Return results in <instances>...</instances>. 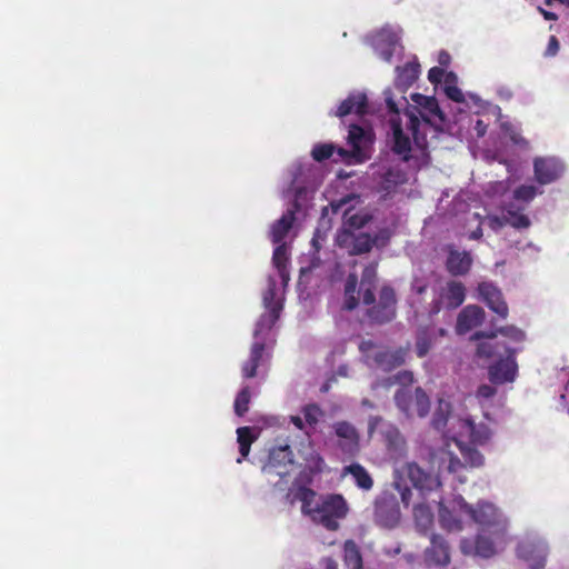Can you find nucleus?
I'll use <instances>...</instances> for the list:
<instances>
[{
  "instance_id": "f257e3e1",
  "label": "nucleus",
  "mask_w": 569,
  "mask_h": 569,
  "mask_svg": "<svg viewBox=\"0 0 569 569\" xmlns=\"http://www.w3.org/2000/svg\"><path fill=\"white\" fill-rule=\"evenodd\" d=\"M420 107L421 120L413 113L406 114V124L396 113L387 120V142L392 153L371 167V177L379 192L407 193V186L415 173L428 162V147L445 126V114L433 97L413 94Z\"/></svg>"
},
{
  "instance_id": "f03ea898",
  "label": "nucleus",
  "mask_w": 569,
  "mask_h": 569,
  "mask_svg": "<svg viewBox=\"0 0 569 569\" xmlns=\"http://www.w3.org/2000/svg\"><path fill=\"white\" fill-rule=\"evenodd\" d=\"M431 425L446 438L433 453V463L465 483L467 468H478L485 462L482 453L472 446H486L493 436L492 428L485 422L476 423L462 407L457 408L446 399L438 400Z\"/></svg>"
},
{
  "instance_id": "7ed1b4c3",
  "label": "nucleus",
  "mask_w": 569,
  "mask_h": 569,
  "mask_svg": "<svg viewBox=\"0 0 569 569\" xmlns=\"http://www.w3.org/2000/svg\"><path fill=\"white\" fill-rule=\"evenodd\" d=\"M482 158L487 161H497L506 167L508 177L503 180L489 181L482 190L486 197L498 201L500 214H488L481 217L479 213H470L467 218L466 236L470 240H479L482 237V224L493 231H499L505 226L517 230H527L531 227V219L527 213L529 204L516 196L512 186L518 180L517 159L505 152L500 146L493 149L482 150Z\"/></svg>"
},
{
  "instance_id": "20e7f679",
  "label": "nucleus",
  "mask_w": 569,
  "mask_h": 569,
  "mask_svg": "<svg viewBox=\"0 0 569 569\" xmlns=\"http://www.w3.org/2000/svg\"><path fill=\"white\" fill-rule=\"evenodd\" d=\"M272 256L274 273L268 277V287L262 295L264 312L254 323L249 357L243 361L241 372L243 378H253L259 373L271 357L276 342L273 326L283 308L284 288L289 281L288 261L290 247L287 242L273 243Z\"/></svg>"
},
{
  "instance_id": "39448f33",
  "label": "nucleus",
  "mask_w": 569,
  "mask_h": 569,
  "mask_svg": "<svg viewBox=\"0 0 569 569\" xmlns=\"http://www.w3.org/2000/svg\"><path fill=\"white\" fill-rule=\"evenodd\" d=\"M325 176V167L312 161H296L286 169L279 190L283 199L290 200V204L270 227L272 243L286 242L297 219L296 214L305 213L308 209Z\"/></svg>"
},
{
  "instance_id": "423d86ee",
  "label": "nucleus",
  "mask_w": 569,
  "mask_h": 569,
  "mask_svg": "<svg viewBox=\"0 0 569 569\" xmlns=\"http://www.w3.org/2000/svg\"><path fill=\"white\" fill-rule=\"evenodd\" d=\"M470 517V522L478 526L475 538H463L460 542L461 552L466 556H477L485 559L500 552L507 543L509 519L505 512L492 502L479 500L476 506L465 499H458L450 508Z\"/></svg>"
},
{
  "instance_id": "0eeeda50",
  "label": "nucleus",
  "mask_w": 569,
  "mask_h": 569,
  "mask_svg": "<svg viewBox=\"0 0 569 569\" xmlns=\"http://www.w3.org/2000/svg\"><path fill=\"white\" fill-rule=\"evenodd\" d=\"M441 480L436 472L416 462H406L395 469V488L405 506L413 505V518L419 531H427L433 522L430 502L440 499Z\"/></svg>"
},
{
  "instance_id": "6e6552de",
  "label": "nucleus",
  "mask_w": 569,
  "mask_h": 569,
  "mask_svg": "<svg viewBox=\"0 0 569 569\" xmlns=\"http://www.w3.org/2000/svg\"><path fill=\"white\" fill-rule=\"evenodd\" d=\"M293 503L301 502V510L316 523L329 530H337L339 521L347 516L348 505L341 495L330 493L318 496L316 491L295 482L288 492Z\"/></svg>"
},
{
  "instance_id": "1a4fd4ad",
  "label": "nucleus",
  "mask_w": 569,
  "mask_h": 569,
  "mask_svg": "<svg viewBox=\"0 0 569 569\" xmlns=\"http://www.w3.org/2000/svg\"><path fill=\"white\" fill-rule=\"evenodd\" d=\"M359 197L349 193L339 199L332 200L330 207L333 213H342L343 227L336 237V243L349 254H361L368 252L375 240L368 233L358 231L369 220V214L362 211L352 212Z\"/></svg>"
},
{
  "instance_id": "9d476101",
  "label": "nucleus",
  "mask_w": 569,
  "mask_h": 569,
  "mask_svg": "<svg viewBox=\"0 0 569 569\" xmlns=\"http://www.w3.org/2000/svg\"><path fill=\"white\" fill-rule=\"evenodd\" d=\"M347 143L349 148L339 147L332 142L317 143L312 147L311 156L316 162L331 159L333 162L346 164L361 163L370 158L373 143L371 129L357 123L349 124Z\"/></svg>"
},
{
  "instance_id": "9b49d317",
  "label": "nucleus",
  "mask_w": 569,
  "mask_h": 569,
  "mask_svg": "<svg viewBox=\"0 0 569 569\" xmlns=\"http://www.w3.org/2000/svg\"><path fill=\"white\" fill-rule=\"evenodd\" d=\"M475 339L481 340L477 346L479 358H498L489 367V379L492 383L502 385L515 381L518 373V365L515 359L517 350L506 342L497 340V332H476Z\"/></svg>"
},
{
  "instance_id": "f8f14e48",
  "label": "nucleus",
  "mask_w": 569,
  "mask_h": 569,
  "mask_svg": "<svg viewBox=\"0 0 569 569\" xmlns=\"http://www.w3.org/2000/svg\"><path fill=\"white\" fill-rule=\"evenodd\" d=\"M419 74L420 64L416 56H411L403 64L398 63L396 66L395 89L387 88L383 91L388 120H390L392 113H396L398 121H401L405 126L406 114L410 112H413L419 120L422 119L419 113L420 107L412 101L415 106L409 109V102L403 96L406 90L418 79ZM413 94H411V100H413Z\"/></svg>"
},
{
  "instance_id": "ddd939ff",
  "label": "nucleus",
  "mask_w": 569,
  "mask_h": 569,
  "mask_svg": "<svg viewBox=\"0 0 569 569\" xmlns=\"http://www.w3.org/2000/svg\"><path fill=\"white\" fill-rule=\"evenodd\" d=\"M566 162L557 156H538L532 159V179L512 186L518 199L529 206L545 193V187L559 182L566 174Z\"/></svg>"
},
{
  "instance_id": "4468645a",
  "label": "nucleus",
  "mask_w": 569,
  "mask_h": 569,
  "mask_svg": "<svg viewBox=\"0 0 569 569\" xmlns=\"http://www.w3.org/2000/svg\"><path fill=\"white\" fill-rule=\"evenodd\" d=\"M402 29L398 24H386L368 36V41L376 54L388 63L400 62L405 49L401 43Z\"/></svg>"
},
{
  "instance_id": "2eb2a0df",
  "label": "nucleus",
  "mask_w": 569,
  "mask_h": 569,
  "mask_svg": "<svg viewBox=\"0 0 569 569\" xmlns=\"http://www.w3.org/2000/svg\"><path fill=\"white\" fill-rule=\"evenodd\" d=\"M331 432L325 438V445L336 450L345 459H352L360 452V433L348 421H336Z\"/></svg>"
},
{
  "instance_id": "dca6fc26",
  "label": "nucleus",
  "mask_w": 569,
  "mask_h": 569,
  "mask_svg": "<svg viewBox=\"0 0 569 569\" xmlns=\"http://www.w3.org/2000/svg\"><path fill=\"white\" fill-rule=\"evenodd\" d=\"M466 299V287L456 280L440 281L433 289L430 313L437 315L442 309H457Z\"/></svg>"
},
{
  "instance_id": "f3484780",
  "label": "nucleus",
  "mask_w": 569,
  "mask_h": 569,
  "mask_svg": "<svg viewBox=\"0 0 569 569\" xmlns=\"http://www.w3.org/2000/svg\"><path fill=\"white\" fill-rule=\"evenodd\" d=\"M548 543L537 533L526 535L518 543L517 556L531 569H542L548 556Z\"/></svg>"
},
{
  "instance_id": "a211bd4d",
  "label": "nucleus",
  "mask_w": 569,
  "mask_h": 569,
  "mask_svg": "<svg viewBox=\"0 0 569 569\" xmlns=\"http://www.w3.org/2000/svg\"><path fill=\"white\" fill-rule=\"evenodd\" d=\"M369 431H377L381 435L392 457L399 458L405 455V438L402 437L398 428L392 423H389L379 417H372L369 420Z\"/></svg>"
},
{
  "instance_id": "6ab92c4d",
  "label": "nucleus",
  "mask_w": 569,
  "mask_h": 569,
  "mask_svg": "<svg viewBox=\"0 0 569 569\" xmlns=\"http://www.w3.org/2000/svg\"><path fill=\"white\" fill-rule=\"evenodd\" d=\"M400 509L396 497L382 492L375 500V522L382 528H395L400 521Z\"/></svg>"
},
{
  "instance_id": "aec40b11",
  "label": "nucleus",
  "mask_w": 569,
  "mask_h": 569,
  "mask_svg": "<svg viewBox=\"0 0 569 569\" xmlns=\"http://www.w3.org/2000/svg\"><path fill=\"white\" fill-rule=\"evenodd\" d=\"M372 112L373 109L368 102L367 94L362 91H352L346 99L340 101L336 109H331L329 114H333L340 119L348 116H357L362 119L365 116Z\"/></svg>"
},
{
  "instance_id": "412c9836",
  "label": "nucleus",
  "mask_w": 569,
  "mask_h": 569,
  "mask_svg": "<svg viewBox=\"0 0 569 569\" xmlns=\"http://www.w3.org/2000/svg\"><path fill=\"white\" fill-rule=\"evenodd\" d=\"M458 499H465L460 495H456L449 499H439V523L442 529L447 531H461L467 523L470 522V517L455 510L450 512V508H453V505L458 501Z\"/></svg>"
},
{
  "instance_id": "4be33fe9",
  "label": "nucleus",
  "mask_w": 569,
  "mask_h": 569,
  "mask_svg": "<svg viewBox=\"0 0 569 569\" xmlns=\"http://www.w3.org/2000/svg\"><path fill=\"white\" fill-rule=\"evenodd\" d=\"M293 465V456L289 445L272 448L269 453V460L263 466L262 471L268 476L271 482V477L277 476L283 478L289 473L288 467Z\"/></svg>"
},
{
  "instance_id": "5701e85b",
  "label": "nucleus",
  "mask_w": 569,
  "mask_h": 569,
  "mask_svg": "<svg viewBox=\"0 0 569 569\" xmlns=\"http://www.w3.org/2000/svg\"><path fill=\"white\" fill-rule=\"evenodd\" d=\"M479 298L499 317L508 316V306L503 300L500 289L491 281H482L478 284Z\"/></svg>"
},
{
  "instance_id": "b1692460",
  "label": "nucleus",
  "mask_w": 569,
  "mask_h": 569,
  "mask_svg": "<svg viewBox=\"0 0 569 569\" xmlns=\"http://www.w3.org/2000/svg\"><path fill=\"white\" fill-rule=\"evenodd\" d=\"M425 562L428 567L445 568L450 562V550L447 541L439 535H432L430 547L425 550Z\"/></svg>"
},
{
  "instance_id": "393cba45",
  "label": "nucleus",
  "mask_w": 569,
  "mask_h": 569,
  "mask_svg": "<svg viewBox=\"0 0 569 569\" xmlns=\"http://www.w3.org/2000/svg\"><path fill=\"white\" fill-rule=\"evenodd\" d=\"M396 306L395 291L390 287H383L380 291L379 303L370 310V318L378 322H386L393 318Z\"/></svg>"
},
{
  "instance_id": "a878e982",
  "label": "nucleus",
  "mask_w": 569,
  "mask_h": 569,
  "mask_svg": "<svg viewBox=\"0 0 569 569\" xmlns=\"http://www.w3.org/2000/svg\"><path fill=\"white\" fill-rule=\"evenodd\" d=\"M485 319V311L481 307L469 305L465 307L457 319V332L462 335L482 323Z\"/></svg>"
},
{
  "instance_id": "bb28decb",
  "label": "nucleus",
  "mask_w": 569,
  "mask_h": 569,
  "mask_svg": "<svg viewBox=\"0 0 569 569\" xmlns=\"http://www.w3.org/2000/svg\"><path fill=\"white\" fill-rule=\"evenodd\" d=\"M408 350L398 348L396 350H380L373 356V363L378 369L391 371L405 363Z\"/></svg>"
},
{
  "instance_id": "cd10ccee",
  "label": "nucleus",
  "mask_w": 569,
  "mask_h": 569,
  "mask_svg": "<svg viewBox=\"0 0 569 569\" xmlns=\"http://www.w3.org/2000/svg\"><path fill=\"white\" fill-rule=\"evenodd\" d=\"M443 90L446 96L458 103H466L469 107L471 102L475 107H481V100L478 96L469 93L467 97L457 87V76L453 72H447L445 78Z\"/></svg>"
},
{
  "instance_id": "c85d7f7f",
  "label": "nucleus",
  "mask_w": 569,
  "mask_h": 569,
  "mask_svg": "<svg viewBox=\"0 0 569 569\" xmlns=\"http://www.w3.org/2000/svg\"><path fill=\"white\" fill-rule=\"evenodd\" d=\"M472 264L470 252L459 249H450L448 252L446 266L448 271L453 276L466 274Z\"/></svg>"
},
{
  "instance_id": "c756f323",
  "label": "nucleus",
  "mask_w": 569,
  "mask_h": 569,
  "mask_svg": "<svg viewBox=\"0 0 569 569\" xmlns=\"http://www.w3.org/2000/svg\"><path fill=\"white\" fill-rule=\"evenodd\" d=\"M342 476H350L355 485L362 491H370L373 488V479L368 470L360 463L353 462L342 468Z\"/></svg>"
},
{
  "instance_id": "7c9ffc66",
  "label": "nucleus",
  "mask_w": 569,
  "mask_h": 569,
  "mask_svg": "<svg viewBox=\"0 0 569 569\" xmlns=\"http://www.w3.org/2000/svg\"><path fill=\"white\" fill-rule=\"evenodd\" d=\"M497 390L495 387L489 385H481L476 393L479 405L482 409L483 418L490 423L498 422V415L490 410V402L496 396Z\"/></svg>"
},
{
  "instance_id": "2f4dec72",
  "label": "nucleus",
  "mask_w": 569,
  "mask_h": 569,
  "mask_svg": "<svg viewBox=\"0 0 569 569\" xmlns=\"http://www.w3.org/2000/svg\"><path fill=\"white\" fill-rule=\"evenodd\" d=\"M377 264L370 263L362 272L360 281V291H362V301L365 305H371L375 301L373 288L377 276Z\"/></svg>"
},
{
  "instance_id": "473e14b6",
  "label": "nucleus",
  "mask_w": 569,
  "mask_h": 569,
  "mask_svg": "<svg viewBox=\"0 0 569 569\" xmlns=\"http://www.w3.org/2000/svg\"><path fill=\"white\" fill-rule=\"evenodd\" d=\"M258 438L254 428L239 427L237 429V441L239 443V451L241 457L237 460L238 463L242 461L250 452L251 443Z\"/></svg>"
},
{
  "instance_id": "72a5a7b5",
  "label": "nucleus",
  "mask_w": 569,
  "mask_h": 569,
  "mask_svg": "<svg viewBox=\"0 0 569 569\" xmlns=\"http://www.w3.org/2000/svg\"><path fill=\"white\" fill-rule=\"evenodd\" d=\"M500 131L503 138L509 139L516 147L527 150L529 142L521 136L520 129L516 123L501 121Z\"/></svg>"
},
{
  "instance_id": "f704fd0d",
  "label": "nucleus",
  "mask_w": 569,
  "mask_h": 569,
  "mask_svg": "<svg viewBox=\"0 0 569 569\" xmlns=\"http://www.w3.org/2000/svg\"><path fill=\"white\" fill-rule=\"evenodd\" d=\"M343 558L349 569H362V558L356 542L351 540L345 542Z\"/></svg>"
},
{
  "instance_id": "c9c22d12",
  "label": "nucleus",
  "mask_w": 569,
  "mask_h": 569,
  "mask_svg": "<svg viewBox=\"0 0 569 569\" xmlns=\"http://www.w3.org/2000/svg\"><path fill=\"white\" fill-rule=\"evenodd\" d=\"M415 397V390L412 391L408 387H401L395 395V401L397 407L407 416L412 415V402Z\"/></svg>"
},
{
  "instance_id": "e433bc0d",
  "label": "nucleus",
  "mask_w": 569,
  "mask_h": 569,
  "mask_svg": "<svg viewBox=\"0 0 569 569\" xmlns=\"http://www.w3.org/2000/svg\"><path fill=\"white\" fill-rule=\"evenodd\" d=\"M357 282L356 274H350L346 281L343 308L347 310H352L358 306V298L356 297Z\"/></svg>"
},
{
  "instance_id": "4c0bfd02",
  "label": "nucleus",
  "mask_w": 569,
  "mask_h": 569,
  "mask_svg": "<svg viewBox=\"0 0 569 569\" xmlns=\"http://www.w3.org/2000/svg\"><path fill=\"white\" fill-rule=\"evenodd\" d=\"M430 410V400L427 393L419 387L415 389L412 402V412L416 411L421 418L426 417Z\"/></svg>"
},
{
  "instance_id": "58836bf2",
  "label": "nucleus",
  "mask_w": 569,
  "mask_h": 569,
  "mask_svg": "<svg viewBox=\"0 0 569 569\" xmlns=\"http://www.w3.org/2000/svg\"><path fill=\"white\" fill-rule=\"evenodd\" d=\"M301 415L303 416L307 427L312 433L316 425L322 417V410L317 405H307L301 409Z\"/></svg>"
},
{
  "instance_id": "ea45409f",
  "label": "nucleus",
  "mask_w": 569,
  "mask_h": 569,
  "mask_svg": "<svg viewBox=\"0 0 569 569\" xmlns=\"http://www.w3.org/2000/svg\"><path fill=\"white\" fill-rule=\"evenodd\" d=\"M433 346V338L428 330H422L417 336L416 352L419 358H423L428 355Z\"/></svg>"
},
{
  "instance_id": "a19ab883",
  "label": "nucleus",
  "mask_w": 569,
  "mask_h": 569,
  "mask_svg": "<svg viewBox=\"0 0 569 569\" xmlns=\"http://www.w3.org/2000/svg\"><path fill=\"white\" fill-rule=\"evenodd\" d=\"M250 399V388L248 386L242 387L236 397L233 406L237 416L241 417L248 411Z\"/></svg>"
},
{
  "instance_id": "79ce46f5",
  "label": "nucleus",
  "mask_w": 569,
  "mask_h": 569,
  "mask_svg": "<svg viewBox=\"0 0 569 569\" xmlns=\"http://www.w3.org/2000/svg\"><path fill=\"white\" fill-rule=\"evenodd\" d=\"M327 210L328 208H323L322 210V218L319 222V227L317 228L316 232H315V236L312 238V246L318 249L319 248V242L320 241H323L326 239V236H327V231L329 230L330 226H329V220H327L325 218V214L327 213Z\"/></svg>"
},
{
  "instance_id": "37998d69",
  "label": "nucleus",
  "mask_w": 569,
  "mask_h": 569,
  "mask_svg": "<svg viewBox=\"0 0 569 569\" xmlns=\"http://www.w3.org/2000/svg\"><path fill=\"white\" fill-rule=\"evenodd\" d=\"M497 332L515 342H520L525 338L523 331L513 326L500 328Z\"/></svg>"
},
{
  "instance_id": "c03bdc74",
  "label": "nucleus",
  "mask_w": 569,
  "mask_h": 569,
  "mask_svg": "<svg viewBox=\"0 0 569 569\" xmlns=\"http://www.w3.org/2000/svg\"><path fill=\"white\" fill-rule=\"evenodd\" d=\"M469 123L472 127V132H471L472 137H473V134L477 138H481L485 136L488 124L483 121V119L479 118L478 116L470 117Z\"/></svg>"
},
{
  "instance_id": "a18cd8bd",
  "label": "nucleus",
  "mask_w": 569,
  "mask_h": 569,
  "mask_svg": "<svg viewBox=\"0 0 569 569\" xmlns=\"http://www.w3.org/2000/svg\"><path fill=\"white\" fill-rule=\"evenodd\" d=\"M468 197H467V193L465 192H460L459 194H457L453 199V202H452V212L455 214H458L459 212H463L465 211V208H466V201H467Z\"/></svg>"
},
{
  "instance_id": "49530a36",
  "label": "nucleus",
  "mask_w": 569,
  "mask_h": 569,
  "mask_svg": "<svg viewBox=\"0 0 569 569\" xmlns=\"http://www.w3.org/2000/svg\"><path fill=\"white\" fill-rule=\"evenodd\" d=\"M446 74L443 69L439 67H433L428 72V79L431 83H440L442 79L445 80Z\"/></svg>"
},
{
  "instance_id": "de8ad7c7",
  "label": "nucleus",
  "mask_w": 569,
  "mask_h": 569,
  "mask_svg": "<svg viewBox=\"0 0 569 569\" xmlns=\"http://www.w3.org/2000/svg\"><path fill=\"white\" fill-rule=\"evenodd\" d=\"M309 467L312 471L320 472L323 469L325 460L318 453H312L308 459Z\"/></svg>"
},
{
  "instance_id": "09e8293b",
  "label": "nucleus",
  "mask_w": 569,
  "mask_h": 569,
  "mask_svg": "<svg viewBox=\"0 0 569 569\" xmlns=\"http://www.w3.org/2000/svg\"><path fill=\"white\" fill-rule=\"evenodd\" d=\"M290 420L297 429L302 430L306 436L310 437L311 432L305 422L303 416H291Z\"/></svg>"
},
{
  "instance_id": "8fccbe9b",
  "label": "nucleus",
  "mask_w": 569,
  "mask_h": 569,
  "mask_svg": "<svg viewBox=\"0 0 569 569\" xmlns=\"http://www.w3.org/2000/svg\"><path fill=\"white\" fill-rule=\"evenodd\" d=\"M559 50V42L555 36H551L546 50L547 56H555Z\"/></svg>"
},
{
  "instance_id": "3c124183",
  "label": "nucleus",
  "mask_w": 569,
  "mask_h": 569,
  "mask_svg": "<svg viewBox=\"0 0 569 569\" xmlns=\"http://www.w3.org/2000/svg\"><path fill=\"white\" fill-rule=\"evenodd\" d=\"M401 377H403L405 379L411 381L412 380V375L410 372H403L401 375ZM400 379V375H397V376H393V377H390L388 379L385 380V386L386 387H390L391 385H393L396 381H398Z\"/></svg>"
},
{
  "instance_id": "603ef678",
  "label": "nucleus",
  "mask_w": 569,
  "mask_h": 569,
  "mask_svg": "<svg viewBox=\"0 0 569 569\" xmlns=\"http://www.w3.org/2000/svg\"><path fill=\"white\" fill-rule=\"evenodd\" d=\"M537 9L546 20L556 21L558 19V16L555 12L547 11L541 7H538Z\"/></svg>"
},
{
  "instance_id": "864d4df0",
  "label": "nucleus",
  "mask_w": 569,
  "mask_h": 569,
  "mask_svg": "<svg viewBox=\"0 0 569 569\" xmlns=\"http://www.w3.org/2000/svg\"><path fill=\"white\" fill-rule=\"evenodd\" d=\"M438 61L441 66H447L450 62V56L446 51H441L438 57Z\"/></svg>"
},
{
  "instance_id": "5fc2aeb1",
  "label": "nucleus",
  "mask_w": 569,
  "mask_h": 569,
  "mask_svg": "<svg viewBox=\"0 0 569 569\" xmlns=\"http://www.w3.org/2000/svg\"><path fill=\"white\" fill-rule=\"evenodd\" d=\"M527 249L530 250L533 254H538L540 252V248L532 242H528L523 248H521L523 251Z\"/></svg>"
},
{
  "instance_id": "6e6d98bb",
  "label": "nucleus",
  "mask_w": 569,
  "mask_h": 569,
  "mask_svg": "<svg viewBox=\"0 0 569 569\" xmlns=\"http://www.w3.org/2000/svg\"><path fill=\"white\" fill-rule=\"evenodd\" d=\"M337 373L341 377H348L349 376V368L348 366H339L337 369Z\"/></svg>"
},
{
  "instance_id": "4d7b16f0",
  "label": "nucleus",
  "mask_w": 569,
  "mask_h": 569,
  "mask_svg": "<svg viewBox=\"0 0 569 569\" xmlns=\"http://www.w3.org/2000/svg\"><path fill=\"white\" fill-rule=\"evenodd\" d=\"M498 93L500 97H502L505 99H509L511 97V92L507 88L499 89Z\"/></svg>"
},
{
  "instance_id": "13d9d810",
  "label": "nucleus",
  "mask_w": 569,
  "mask_h": 569,
  "mask_svg": "<svg viewBox=\"0 0 569 569\" xmlns=\"http://www.w3.org/2000/svg\"><path fill=\"white\" fill-rule=\"evenodd\" d=\"M412 289H413L417 293L421 295V293L425 291L426 286L420 284V283H418V282H415V283L412 284Z\"/></svg>"
},
{
  "instance_id": "bf43d9fd",
  "label": "nucleus",
  "mask_w": 569,
  "mask_h": 569,
  "mask_svg": "<svg viewBox=\"0 0 569 569\" xmlns=\"http://www.w3.org/2000/svg\"><path fill=\"white\" fill-rule=\"evenodd\" d=\"M327 569H337V565L332 560L327 561Z\"/></svg>"
},
{
  "instance_id": "052dcab7",
  "label": "nucleus",
  "mask_w": 569,
  "mask_h": 569,
  "mask_svg": "<svg viewBox=\"0 0 569 569\" xmlns=\"http://www.w3.org/2000/svg\"><path fill=\"white\" fill-rule=\"evenodd\" d=\"M490 109L492 110L493 113H497L500 116V108L498 106H490Z\"/></svg>"
},
{
  "instance_id": "680f3d73",
  "label": "nucleus",
  "mask_w": 569,
  "mask_h": 569,
  "mask_svg": "<svg viewBox=\"0 0 569 569\" xmlns=\"http://www.w3.org/2000/svg\"><path fill=\"white\" fill-rule=\"evenodd\" d=\"M399 552H400V548L399 547L395 548L392 551L391 550L387 551L388 555H398Z\"/></svg>"
},
{
  "instance_id": "e2e57ef3",
  "label": "nucleus",
  "mask_w": 569,
  "mask_h": 569,
  "mask_svg": "<svg viewBox=\"0 0 569 569\" xmlns=\"http://www.w3.org/2000/svg\"><path fill=\"white\" fill-rule=\"evenodd\" d=\"M406 559H407V561H408V562H412V561H413V559H415V556H413V555H411V553L406 555Z\"/></svg>"
},
{
  "instance_id": "0e129e2a",
  "label": "nucleus",
  "mask_w": 569,
  "mask_h": 569,
  "mask_svg": "<svg viewBox=\"0 0 569 569\" xmlns=\"http://www.w3.org/2000/svg\"><path fill=\"white\" fill-rule=\"evenodd\" d=\"M555 1L569 7V0H555Z\"/></svg>"
},
{
  "instance_id": "69168bd1",
  "label": "nucleus",
  "mask_w": 569,
  "mask_h": 569,
  "mask_svg": "<svg viewBox=\"0 0 569 569\" xmlns=\"http://www.w3.org/2000/svg\"><path fill=\"white\" fill-rule=\"evenodd\" d=\"M368 345H369V342H362L361 346H360V349L362 351H365Z\"/></svg>"
},
{
  "instance_id": "338daca9",
  "label": "nucleus",
  "mask_w": 569,
  "mask_h": 569,
  "mask_svg": "<svg viewBox=\"0 0 569 569\" xmlns=\"http://www.w3.org/2000/svg\"><path fill=\"white\" fill-rule=\"evenodd\" d=\"M553 2H556V1L555 0H545L546 6H551Z\"/></svg>"
}]
</instances>
